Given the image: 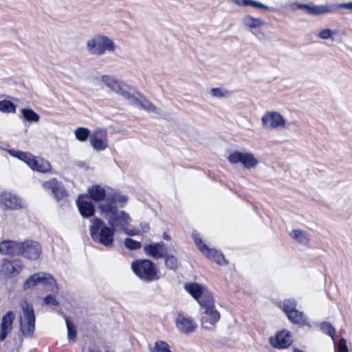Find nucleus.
<instances>
[{
    "label": "nucleus",
    "instance_id": "43",
    "mask_svg": "<svg viewBox=\"0 0 352 352\" xmlns=\"http://www.w3.org/2000/svg\"><path fill=\"white\" fill-rule=\"evenodd\" d=\"M247 6H250L252 8H259L265 10L269 9V7L263 4L262 3L255 0H247Z\"/></svg>",
    "mask_w": 352,
    "mask_h": 352
},
{
    "label": "nucleus",
    "instance_id": "10",
    "mask_svg": "<svg viewBox=\"0 0 352 352\" xmlns=\"http://www.w3.org/2000/svg\"><path fill=\"white\" fill-rule=\"evenodd\" d=\"M21 307L22 314L20 317V329L24 336L31 338L35 328L34 310L32 307L26 302L23 303Z\"/></svg>",
    "mask_w": 352,
    "mask_h": 352
},
{
    "label": "nucleus",
    "instance_id": "36",
    "mask_svg": "<svg viewBox=\"0 0 352 352\" xmlns=\"http://www.w3.org/2000/svg\"><path fill=\"white\" fill-rule=\"evenodd\" d=\"M320 329L323 333L329 335L333 341L335 340L336 330L330 322H321L320 324Z\"/></svg>",
    "mask_w": 352,
    "mask_h": 352
},
{
    "label": "nucleus",
    "instance_id": "46",
    "mask_svg": "<svg viewBox=\"0 0 352 352\" xmlns=\"http://www.w3.org/2000/svg\"><path fill=\"white\" fill-rule=\"evenodd\" d=\"M340 8L352 10V2L344 3L340 5Z\"/></svg>",
    "mask_w": 352,
    "mask_h": 352
},
{
    "label": "nucleus",
    "instance_id": "29",
    "mask_svg": "<svg viewBox=\"0 0 352 352\" xmlns=\"http://www.w3.org/2000/svg\"><path fill=\"white\" fill-rule=\"evenodd\" d=\"M243 25L250 30L261 28L264 24V21L261 18H255L251 15H245L242 19Z\"/></svg>",
    "mask_w": 352,
    "mask_h": 352
},
{
    "label": "nucleus",
    "instance_id": "42",
    "mask_svg": "<svg viewBox=\"0 0 352 352\" xmlns=\"http://www.w3.org/2000/svg\"><path fill=\"white\" fill-rule=\"evenodd\" d=\"M44 302L50 306H58L59 305L56 298L52 294L47 295L45 297Z\"/></svg>",
    "mask_w": 352,
    "mask_h": 352
},
{
    "label": "nucleus",
    "instance_id": "41",
    "mask_svg": "<svg viewBox=\"0 0 352 352\" xmlns=\"http://www.w3.org/2000/svg\"><path fill=\"white\" fill-rule=\"evenodd\" d=\"M124 245L129 250H138L141 248V243L127 238L124 240Z\"/></svg>",
    "mask_w": 352,
    "mask_h": 352
},
{
    "label": "nucleus",
    "instance_id": "23",
    "mask_svg": "<svg viewBox=\"0 0 352 352\" xmlns=\"http://www.w3.org/2000/svg\"><path fill=\"white\" fill-rule=\"evenodd\" d=\"M14 314L12 311H8L2 318L0 324V342L4 340L12 329Z\"/></svg>",
    "mask_w": 352,
    "mask_h": 352
},
{
    "label": "nucleus",
    "instance_id": "11",
    "mask_svg": "<svg viewBox=\"0 0 352 352\" xmlns=\"http://www.w3.org/2000/svg\"><path fill=\"white\" fill-rule=\"evenodd\" d=\"M192 238L199 251L207 258L215 262L218 265H223L226 263L223 255L217 250L208 248L202 241L199 234L197 232H193L192 233Z\"/></svg>",
    "mask_w": 352,
    "mask_h": 352
},
{
    "label": "nucleus",
    "instance_id": "44",
    "mask_svg": "<svg viewBox=\"0 0 352 352\" xmlns=\"http://www.w3.org/2000/svg\"><path fill=\"white\" fill-rule=\"evenodd\" d=\"M337 352H348L346 341L344 338L340 339L337 346Z\"/></svg>",
    "mask_w": 352,
    "mask_h": 352
},
{
    "label": "nucleus",
    "instance_id": "47",
    "mask_svg": "<svg viewBox=\"0 0 352 352\" xmlns=\"http://www.w3.org/2000/svg\"><path fill=\"white\" fill-rule=\"evenodd\" d=\"M294 352H302V351H301L300 350H298V349H296L294 351Z\"/></svg>",
    "mask_w": 352,
    "mask_h": 352
},
{
    "label": "nucleus",
    "instance_id": "38",
    "mask_svg": "<svg viewBox=\"0 0 352 352\" xmlns=\"http://www.w3.org/2000/svg\"><path fill=\"white\" fill-rule=\"evenodd\" d=\"M66 326L67 329V337L70 342H74L76 338V330L69 319L65 320Z\"/></svg>",
    "mask_w": 352,
    "mask_h": 352
},
{
    "label": "nucleus",
    "instance_id": "30",
    "mask_svg": "<svg viewBox=\"0 0 352 352\" xmlns=\"http://www.w3.org/2000/svg\"><path fill=\"white\" fill-rule=\"evenodd\" d=\"M20 112V118L24 121L36 123L40 120V116L30 108H23Z\"/></svg>",
    "mask_w": 352,
    "mask_h": 352
},
{
    "label": "nucleus",
    "instance_id": "33",
    "mask_svg": "<svg viewBox=\"0 0 352 352\" xmlns=\"http://www.w3.org/2000/svg\"><path fill=\"white\" fill-rule=\"evenodd\" d=\"M75 138L79 142H86L89 138H91V133L86 127H77L74 131Z\"/></svg>",
    "mask_w": 352,
    "mask_h": 352
},
{
    "label": "nucleus",
    "instance_id": "24",
    "mask_svg": "<svg viewBox=\"0 0 352 352\" xmlns=\"http://www.w3.org/2000/svg\"><path fill=\"white\" fill-rule=\"evenodd\" d=\"M144 252L153 258H159L163 256L165 252L163 243H151L144 247Z\"/></svg>",
    "mask_w": 352,
    "mask_h": 352
},
{
    "label": "nucleus",
    "instance_id": "9",
    "mask_svg": "<svg viewBox=\"0 0 352 352\" xmlns=\"http://www.w3.org/2000/svg\"><path fill=\"white\" fill-rule=\"evenodd\" d=\"M227 159L230 164H240L248 170L256 168L260 163L256 156L249 151H233L230 153Z\"/></svg>",
    "mask_w": 352,
    "mask_h": 352
},
{
    "label": "nucleus",
    "instance_id": "19",
    "mask_svg": "<svg viewBox=\"0 0 352 352\" xmlns=\"http://www.w3.org/2000/svg\"><path fill=\"white\" fill-rule=\"evenodd\" d=\"M127 101L131 104L135 105L148 112L155 111V107L135 89L132 91Z\"/></svg>",
    "mask_w": 352,
    "mask_h": 352
},
{
    "label": "nucleus",
    "instance_id": "28",
    "mask_svg": "<svg viewBox=\"0 0 352 352\" xmlns=\"http://www.w3.org/2000/svg\"><path fill=\"white\" fill-rule=\"evenodd\" d=\"M87 198L89 197L95 201H102L106 197L105 189L98 184L91 186L87 189Z\"/></svg>",
    "mask_w": 352,
    "mask_h": 352
},
{
    "label": "nucleus",
    "instance_id": "32",
    "mask_svg": "<svg viewBox=\"0 0 352 352\" xmlns=\"http://www.w3.org/2000/svg\"><path fill=\"white\" fill-rule=\"evenodd\" d=\"M209 94L211 97L222 99L229 98L231 95V91L223 87H212L209 91Z\"/></svg>",
    "mask_w": 352,
    "mask_h": 352
},
{
    "label": "nucleus",
    "instance_id": "16",
    "mask_svg": "<svg viewBox=\"0 0 352 352\" xmlns=\"http://www.w3.org/2000/svg\"><path fill=\"white\" fill-rule=\"evenodd\" d=\"M89 144L94 150L103 151L108 148V136L107 131L97 129L91 133Z\"/></svg>",
    "mask_w": 352,
    "mask_h": 352
},
{
    "label": "nucleus",
    "instance_id": "15",
    "mask_svg": "<svg viewBox=\"0 0 352 352\" xmlns=\"http://www.w3.org/2000/svg\"><path fill=\"white\" fill-rule=\"evenodd\" d=\"M271 346L275 349H283L289 347L293 342V337L287 330L283 329L278 331L269 338Z\"/></svg>",
    "mask_w": 352,
    "mask_h": 352
},
{
    "label": "nucleus",
    "instance_id": "14",
    "mask_svg": "<svg viewBox=\"0 0 352 352\" xmlns=\"http://www.w3.org/2000/svg\"><path fill=\"white\" fill-rule=\"evenodd\" d=\"M23 270V263L21 259H6L0 269V274L6 278H12L19 275Z\"/></svg>",
    "mask_w": 352,
    "mask_h": 352
},
{
    "label": "nucleus",
    "instance_id": "13",
    "mask_svg": "<svg viewBox=\"0 0 352 352\" xmlns=\"http://www.w3.org/2000/svg\"><path fill=\"white\" fill-rule=\"evenodd\" d=\"M27 206L25 199L11 192L0 194V207L4 209L19 210Z\"/></svg>",
    "mask_w": 352,
    "mask_h": 352
},
{
    "label": "nucleus",
    "instance_id": "6",
    "mask_svg": "<svg viewBox=\"0 0 352 352\" xmlns=\"http://www.w3.org/2000/svg\"><path fill=\"white\" fill-rule=\"evenodd\" d=\"M262 127L267 131L285 130L289 127L285 116L276 110L265 111L261 118Z\"/></svg>",
    "mask_w": 352,
    "mask_h": 352
},
{
    "label": "nucleus",
    "instance_id": "22",
    "mask_svg": "<svg viewBox=\"0 0 352 352\" xmlns=\"http://www.w3.org/2000/svg\"><path fill=\"white\" fill-rule=\"evenodd\" d=\"M45 190H51L57 201L64 199L67 194L63 185L56 179H52L42 184Z\"/></svg>",
    "mask_w": 352,
    "mask_h": 352
},
{
    "label": "nucleus",
    "instance_id": "4",
    "mask_svg": "<svg viewBox=\"0 0 352 352\" xmlns=\"http://www.w3.org/2000/svg\"><path fill=\"white\" fill-rule=\"evenodd\" d=\"M11 156L25 162L32 170L47 173L51 169L50 164L44 159L33 155L30 153L16 151L13 149L6 150Z\"/></svg>",
    "mask_w": 352,
    "mask_h": 352
},
{
    "label": "nucleus",
    "instance_id": "27",
    "mask_svg": "<svg viewBox=\"0 0 352 352\" xmlns=\"http://www.w3.org/2000/svg\"><path fill=\"white\" fill-rule=\"evenodd\" d=\"M292 9L305 8L307 13L311 14H322L330 12V10L325 6H309L306 4H296L291 5Z\"/></svg>",
    "mask_w": 352,
    "mask_h": 352
},
{
    "label": "nucleus",
    "instance_id": "21",
    "mask_svg": "<svg viewBox=\"0 0 352 352\" xmlns=\"http://www.w3.org/2000/svg\"><path fill=\"white\" fill-rule=\"evenodd\" d=\"M76 205L80 214L85 218L94 215L96 210L94 204L88 200L87 194H80L76 199Z\"/></svg>",
    "mask_w": 352,
    "mask_h": 352
},
{
    "label": "nucleus",
    "instance_id": "34",
    "mask_svg": "<svg viewBox=\"0 0 352 352\" xmlns=\"http://www.w3.org/2000/svg\"><path fill=\"white\" fill-rule=\"evenodd\" d=\"M16 106L10 100H0V111L4 113H14Z\"/></svg>",
    "mask_w": 352,
    "mask_h": 352
},
{
    "label": "nucleus",
    "instance_id": "48",
    "mask_svg": "<svg viewBox=\"0 0 352 352\" xmlns=\"http://www.w3.org/2000/svg\"><path fill=\"white\" fill-rule=\"evenodd\" d=\"M89 352H96L95 351L92 350V349H90L89 350Z\"/></svg>",
    "mask_w": 352,
    "mask_h": 352
},
{
    "label": "nucleus",
    "instance_id": "49",
    "mask_svg": "<svg viewBox=\"0 0 352 352\" xmlns=\"http://www.w3.org/2000/svg\"><path fill=\"white\" fill-rule=\"evenodd\" d=\"M164 239H168V238H167V236H164Z\"/></svg>",
    "mask_w": 352,
    "mask_h": 352
},
{
    "label": "nucleus",
    "instance_id": "2",
    "mask_svg": "<svg viewBox=\"0 0 352 352\" xmlns=\"http://www.w3.org/2000/svg\"><path fill=\"white\" fill-rule=\"evenodd\" d=\"M85 48L91 55L102 56L107 52H114L117 46L108 36L96 34L86 41Z\"/></svg>",
    "mask_w": 352,
    "mask_h": 352
},
{
    "label": "nucleus",
    "instance_id": "31",
    "mask_svg": "<svg viewBox=\"0 0 352 352\" xmlns=\"http://www.w3.org/2000/svg\"><path fill=\"white\" fill-rule=\"evenodd\" d=\"M290 236L301 244H307L309 240V235L305 230L294 229L289 233Z\"/></svg>",
    "mask_w": 352,
    "mask_h": 352
},
{
    "label": "nucleus",
    "instance_id": "26",
    "mask_svg": "<svg viewBox=\"0 0 352 352\" xmlns=\"http://www.w3.org/2000/svg\"><path fill=\"white\" fill-rule=\"evenodd\" d=\"M287 318L294 324L311 327L309 318L304 314V312L298 311L296 309L287 316Z\"/></svg>",
    "mask_w": 352,
    "mask_h": 352
},
{
    "label": "nucleus",
    "instance_id": "5",
    "mask_svg": "<svg viewBox=\"0 0 352 352\" xmlns=\"http://www.w3.org/2000/svg\"><path fill=\"white\" fill-rule=\"evenodd\" d=\"M131 269L140 279L146 281L157 280L160 274L155 265L149 260H137L131 263Z\"/></svg>",
    "mask_w": 352,
    "mask_h": 352
},
{
    "label": "nucleus",
    "instance_id": "35",
    "mask_svg": "<svg viewBox=\"0 0 352 352\" xmlns=\"http://www.w3.org/2000/svg\"><path fill=\"white\" fill-rule=\"evenodd\" d=\"M296 306L297 301L295 299L288 298L283 301L280 307L287 316L296 309Z\"/></svg>",
    "mask_w": 352,
    "mask_h": 352
},
{
    "label": "nucleus",
    "instance_id": "25",
    "mask_svg": "<svg viewBox=\"0 0 352 352\" xmlns=\"http://www.w3.org/2000/svg\"><path fill=\"white\" fill-rule=\"evenodd\" d=\"M20 244L14 241H3L0 243V252L5 255L19 254Z\"/></svg>",
    "mask_w": 352,
    "mask_h": 352
},
{
    "label": "nucleus",
    "instance_id": "3",
    "mask_svg": "<svg viewBox=\"0 0 352 352\" xmlns=\"http://www.w3.org/2000/svg\"><path fill=\"white\" fill-rule=\"evenodd\" d=\"M40 285L50 292H57L58 291V286L55 278L52 274L44 272L34 273L28 276L23 283V288L28 290Z\"/></svg>",
    "mask_w": 352,
    "mask_h": 352
},
{
    "label": "nucleus",
    "instance_id": "50",
    "mask_svg": "<svg viewBox=\"0 0 352 352\" xmlns=\"http://www.w3.org/2000/svg\"><path fill=\"white\" fill-rule=\"evenodd\" d=\"M0 149H1V148L0 147Z\"/></svg>",
    "mask_w": 352,
    "mask_h": 352
},
{
    "label": "nucleus",
    "instance_id": "37",
    "mask_svg": "<svg viewBox=\"0 0 352 352\" xmlns=\"http://www.w3.org/2000/svg\"><path fill=\"white\" fill-rule=\"evenodd\" d=\"M151 352H170L168 344L162 340L156 341L151 347Z\"/></svg>",
    "mask_w": 352,
    "mask_h": 352
},
{
    "label": "nucleus",
    "instance_id": "20",
    "mask_svg": "<svg viewBox=\"0 0 352 352\" xmlns=\"http://www.w3.org/2000/svg\"><path fill=\"white\" fill-rule=\"evenodd\" d=\"M177 329L183 333L193 332L197 328V324L192 318L184 314H179L175 319Z\"/></svg>",
    "mask_w": 352,
    "mask_h": 352
},
{
    "label": "nucleus",
    "instance_id": "8",
    "mask_svg": "<svg viewBox=\"0 0 352 352\" xmlns=\"http://www.w3.org/2000/svg\"><path fill=\"white\" fill-rule=\"evenodd\" d=\"M201 306L204 311L201 312V326L207 329H212L220 318V314L214 306L213 298L206 301L201 300Z\"/></svg>",
    "mask_w": 352,
    "mask_h": 352
},
{
    "label": "nucleus",
    "instance_id": "18",
    "mask_svg": "<svg viewBox=\"0 0 352 352\" xmlns=\"http://www.w3.org/2000/svg\"><path fill=\"white\" fill-rule=\"evenodd\" d=\"M184 287L186 291L196 299L200 305L201 300L206 301L209 298H212L211 294L206 287L196 283L186 284Z\"/></svg>",
    "mask_w": 352,
    "mask_h": 352
},
{
    "label": "nucleus",
    "instance_id": "45",
    "mask_svg": "<svg viewBox=\"0 0 352 352\" xmlns=\"http://www.w3.org/2000/svg\"><path fill=\"white\" fill-rule=\"evenodd\" d=\"M231 1L240 7L247 6V0H231Z\"/></svg>",
    "mask_w": 352,
    "mask_h": 352
},
{
    "label": "nucleus",
    "instance_id": "39",
    "mask_svg": "<svg viewBox=\"0 0 352 352\" xmlns=\"http://www.w3.org/2000/svg\"><path fill=\"white\" fill-rule=\"evenodd\" d=\"M335 32L329 28H324L318 32V37L322 40H333Z\"/></svg>",
    "mask_w": 352,
    "mask_h": 352
},
{
    "label": "nucleus",
    "instance_id": "17",
    "mask_svg": "<svg viewBox=\"0 0 352 352\" xmlns=\"http://www.w3.org/2000/svg\"><path fill=\"white\" fill-rule=\"evenodd\" d=\"M41 253V245L35 241H25L20 244L19 254L29 260L38 259Z\"/></svg>",
    "mask_w": 352,
    "mask_h": 352
},
{
    "label": "nucleus",
    "instance_id": "1",
    "mask_svg": "<svg viewBox=\"0 0 352 352\" xmlns=\"http://www.w3.org/2000/svg\"><path fill=\"white\" fill-rule=\"evenodd\" d=\"M102 214L109 220V226L105 224L100 217H94L90 221L89 234L96 243L105 247H111L113 244L116 230H122L129 236L142 235L148 232L150 227L148 223H141L139 228H130L132 219L125 211L116 212L111 206H102Z\"/></svg>",
    "mask_w": 352,
    "mask_h": 352
},
{
    "label": "nucleus",
    "instance_id": "12",
    "mask_svg": "<svg viewBox=\"0 0 352 352\" xmlns=\"http://www.w3.org/2000/svg\"><path fill=\"white\" fill-rule=\"evenodd\" d=\"M129 197L126 195L122 194L120 192H113L110 197H108L106 200L102 202H100L98 204L97 208L98 211L101 217V219L104 221L106 220L107 224L105 223L107 226H109V220L104 216L102 214L100 207L102 206H111L116 212H120L122 210H118L117 209V206L120 208H123L126 206L128 201Z\"/></svg>",
    "mask_w": 352,
    "mask_h": 352
},
{
    "label": "nucleus",
    "instance_id": "40",
    "mask_svg": "<svg viewBox=\"0 0 352 352\" xmlns=\"http://www.w3.org/2000/svg\"><path fill=\"white\" fill-rule=\"evenodd\" d=\"M165 265L171 270H175L178 266L177 259L171 255L166 256L165 258Z\"/></svg>",
    "mask_w": 352,
    "mask_h": 352
},
{
    "label": "nucleus",
    "instance_id": "7",
    "mask_svg": "<svg viewBox=\"0 0 352 352\" xmlns=\"http://www.w3.org/2000/svg\"><path fill=\"white\" fill-rule=\"evenodd\" d=\"M100 82L111 93L117 94L126 100L134 89L125 82L110 75H102L100 77Z\"/></svg>",
    "mask_w": 352,
    "mask_h": 352
}]
</instances>
